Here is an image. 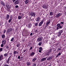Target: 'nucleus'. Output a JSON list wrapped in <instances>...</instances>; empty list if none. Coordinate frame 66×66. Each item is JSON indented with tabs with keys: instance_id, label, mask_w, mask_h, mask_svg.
<instances>
[{
	"instance_id": "obj_29",
	"label": "nucleus",
	"mask_w": 66,
	"mask_h": 66,
	"mask_svg": "<svg viewBox=\"0 0 66 66\" xmlns=\"http://www.w3.org/2000/svg\"><path fill=\"white\" fill-rule=\"evenodd\" d=\"M2 38L4 39L5 38V35L3 34L2 35Z\"/></svg>"
},
{
	"instance_id": "obj_35",
	"label": "nucleus",
	"mask_w": 66,
	"mask_h": 66,
	"mask_svg": "<svg viewBox=\"0 0 66 66\" xmlns=\"http://www.w3.org/2000/svg\"><path fill=\"white\" fill-rule=\"evenodd\" d=\"M42 44V42H39V43L38 44V45L39 46H40Z\"/></svg>"
},
{
	"instance_id": "obj_41",
	"label": "nucleus",
	"mask_w": 66,
	"mask_h": 66,
	"mask_svg": "<svg viewBox=\"0 0 66 66\" xmlns=\"http://www.w3.org/2000/svg\"><path fill=\"white\" fill-rule=\"evenodd\" d=\"M39 50H42V47H40L39 49Z\"/></svg>"
},
{
	"instance_id": "obj_26",
	"label": "nucleus",
	"mask_w": 66,
	"mask_h": 66,
	"mask_svg": "<svg viewBox=\"0 0 66 66\" xmlns=\"http://www.w3.org/2000/svg\"><path fill=\"white\" fill-rule=\"evenodd\" d=\"M1 4H2L3 5V6H5L4 3L3 2L1 1Z\"/></svg>"
},
{
	"instance_id": "obj_39",
	"label": "nucleus",
	"mask_w": 66,
	"mask_h": 66,
	"mask_svg": "<svg viewBox=\"0 0 66 66\" xmlns=\"http://www.w3.org/2000/svg\"><path fill=\"white\" fill-rule=\"evenodd\" d=\"M4 46V44H1V47H3Z\"/></svg>"
},
{
	"instance_id": "obj_48",
	"label": "nucleus",
	"mask_w": 66,
	"mask_h": 66,
	"mask_svg": "<svg viewBox=\"0 0 66 66\" xmlns=\"http://www.w3.org/2000/svg\"><path fill=\"white\" fill-rule=\"evenodd\" d=\"M22 14H23V13H19V15H20V16H21V15H22Z\"/></svg>"
},
{
	"instance_id": "obj_51",
	"label": "nucleus",
	"mask_w": 66,
	"mask_h": 66,
	"mask_svg": "<svg viewBox=\"0 0 66 66\" xmlns=\"http://www.w3.org/2000/svg\"><path fill=\"white\" fill-rule=\"evenodd\" d=\"M37 30H36L35 31V32L36 33H37Z\"/></svg>"
},
{
	"instance_id": "obj_4",
	"label": "nucleus",
	"mask_w": 66,
	"mask_h": 66,
	"mask_svg": "<svg viewBox=\"0 0 66 66\" xmlns=\"http://www.w3.org/2000/svg\"><path fill=\"white\" fill-rule=\"evenodd\" d=\"M43 39V38L42 37H40L37 39V41L38 42H40Z\"/></svg>"
},
{
	"instance_id": "obj_36",
	"label": "nucleus",
	"mask_w": 66,
	"mask_h": 66,
	"mask_svg": "<svg viewBox=\"0 0 66 66\" xmlns=\"http://www.w3.org/2000/svg\"><path fill=\"white\" fill-rule=\"evenodd\" d=\"M34 64L32 66H36V63H33Z\"/></svg>"
},
{
	"instance_id": "obj_37",
	"label": "nucleus",
	"mask_w": 66,
	"mask_h": 66,
	"mask_svg": "<svg viewBox=\"0 0 66 66\" xmlns=\"http://www.w3.org/2000/svg\"><path fill=\"white\" fill-rule=\"evenodd\" d=\"M38 23H36L35 24V26L37 27L38 26Z\"/></svg>"
},
{
	"instance_id": "obj_44",
	"label": "nucleus",
	"mask_w": 66,
	"mask_h": 66,
	"mask_svg": "<svg viewBox=\"0 0 66 66\" xmlns=\"http://www.w3.org/2000/svg\"><path fill=\"white\" fill-rule=\"evenodd\" d=\"M3 50V49L2 48H0V51L1 52Z\"/></svg>"
},
{
	"instance_id": "obj_30",
	"label": "nucleus",
	"mask_w": 66,
	"mask_h": 66,
	"mask_svg": "<svg viewBox=\"0 0 66 66\" xmlns=\"http://www.w3.org/2000/svg\"><path fill=\"white\" fill-rule=\"evenodd\" d=\"M28 2H29V0H26L25 2V3L26 4H27L28 3Z\"/></svg>"
},
{
	"instance_id": "obj_25",
	"label": "nucleus",
	"mask_w": 66,
	"mask_h": 66,
	"mask_svg": "<svg viewBox=\"0 0 66 66\" xmlns=\"http://www.w3.org/2000/svg\"><path fill=\"white\" fill-rule=\"evenodd\" d=\"M19 2V1L18 0H17L14 3V4H18Z\"/></svg>"
},
{
	"instance_id": "obj_17",
	"label": "nucleus",
	"mask_w": 66,
	"mask_h": 66,
	"mask_svg": "<svg viewBox=\"0 0 66 66\" xmlns=\"http://www.w3.org/2000/svg\"><path fill=\"white\" fill-rule=\"evenodd\" d=\"M40 20V19L39 17L36 18V22H38Z\"/></svg>"
},
{
	"instance_id": "obj_19",
	"label": "nucleus",
	"mask_w": 66,
	"mask_h": 66,
	"mask_svg": "<svg viewBox=\"0 0 66 66\" xmlns=\"http://www.w3.org/2000/svg\"><path fill=\"white\" fill-rule=\"evenodd\" d=\"M10 19H9L8 21V22L9 23H10V22H11V21L12 20V17H10Z\"/></svg>"
},
{
	"instance_id": "obj_46",
	"label": "nucleus",
	"mask_w": 66,
	"mask_h": 66,
	"mask_svg": "<svg viewBox=\"0 0 66 66\" xmlns=\"http://www.w3.org/2000/svg\"><path fill=\"white\" fill-rule=\"evenodd\" d=\"M48 26V25L46 24V26H45L44 29H45Z\"/></svg>"
},
{
	"instance_id": "obj_58",
	"label": "nucleus",
	"mask_w": 66,
	"mask_h": 66,
	"mask_svg": "<svg viewBox=\"0 0 66 66\" xmlns=\"http://www.w3.org/2000/svg\"><path fill=\"white\" fill-rule=\"evenodd\" d=\"M41 51L42 50H39V53H41Z\"/></svg>"
},
{
	"instance_id": "obj_18",
	"label": "nucleus",
	"mask_w": 66,
	"mask_h": 66,
	"mask_svg": "<svg viewBox=\"0 0 66 66\" xmlns=\"http://www.w3.org/2000/svg\"><path fill=\"white\" fill-rule=\"evenodd\" d=\"M6 42V40H3L2 42V44L4 45Z\"/></svg>"
},
{
	"instance_id": "obj_3",
	"label": "nucleus",
	"mask_w": 66,
	"mask_h": 66,
	"mask_svg": "<svg viewBox=\"0 0 66 66\" xmlns=\"http://www.w3.org/2000/svg\"><path fill=\"white\" fill-rule=\"evenodd\" d=\"M51 49L46 51L45 55L46 56H49L50 54V53L51 52Z\"/></svg>"
},
{
	"instance_id": "obj_50",
	"label": "nucleus",
	"mask_w": 66,
	"mask_h": 66,
	"mask_svg": "<svg viewBox=\"0 0 66 66\" xmlns=\"http://www.w3.org/2000/svg\"><path fill=\"white\" fill-rule=\"evenodd\" d=\"M23 16H24V14H22V15H21V17H22H22H23Z\"/></svg>"
},
{
	"instance_id": "obj_53",
	"label": "nucleus",
	"mask_w": 66,
	"mask_h": 66,
	"mask_svg": "<svg viewBox=\"0 0 66 66\" xmlns=\"http://www.w3.org/2000/svg\"><path fill=\"white\" fill-rule=\"evenodd\" d=\"M15 7L16 8H18V5H16L15 6Z\"/></svg>"
},
{
	"instance_id": "obj_28",
	"label": "nucleus",
	"mask_w": 66,
	"mask_h": 66,
	"mask_svg": "<svg viewBox=\"0 0 66 66\" xmlns=\"http://www.w3.org/2000/svg\"><path fill=\"white\" fill-rule=\"evenodd\" d=\"M6 6L7 7V9H9V4H7L6 5Z\"/></svg>"
},
{
	"instance_id": "obj_2",
	"label": "nucleus",
	"mask_w": 66,
	"mask_h": 66,
	"mask_svg": "<svg viewBox=\"0 0 66 66\" xmlns=\"http://www.w3.org/2000/svg\"><path fill=\"white\" fill-rule=\"evenodd\" d=\"M23 33L26 34V36H27L29 35L30 34V32L28 31V30L26 29H24L23 31Z\"/></svg>"
},
{
	"instance_id": "obj_24",
	"label": "nucleus",
	"mask_w": 66,
	"mask_h": 66,
	"mask_svg": "<svg viewBox=\"0 0 66 66\" xmlns=\"http://www.w3.org/2000/svg\"><path fill=\"white\" fill-rule=\"evenodd\" d=\"M54 13L53 12H51L50 13V16H52V15H53Z\"/></svg>"
},
{
	"instance_id": "obj_34",
	"label": "nucleus",
	"mask_w": 66,
	"mask_h": 66,
	"mask_svg": "<svg viewBox=\"0 0 66 66\" xmlns=\"http://www.w3.org/2000/svg\"><path fill=\"white\" fill-rule=\"evenodd\" d=\"M61 48L59 47L57 49V51H61Z\"/></svg>"
},
{
	"instance_id": "obj_40",
	"label": "nucleus",
	"mask_w": 66,
	"mask_h": 66,
	"mask_svg": "<svg viewBox=\"0 0 66 66\" xmlns=\"http://www.w3.org/2000/svg\"><path fill=\"white\" fill-rule=\"evenodd\" d=\"M20 45L19 44H17L16 45V47H19V46Z\"/></svg>"
},
{
	"instance_id": "obj_11",
	"label": "nucleus",
	"mask_w": 66,
	"mask_h": 66,
	"mask_svg": "<svg viewBox=\"0 0 66 66\" xmlns=\"http://www.w3.org/2000/svg\"><path fill=\"white\" fill-rule=\"evenodd\" d=\"M3 54L1 55L0 56V61L3 59Z\"/></svg>"
},
{
	"instance_id": "obj_20",
	"label": "nucleus",
	"mask_w": 66,
	"mask_h": 66,
	"mask_svg": "<svg viewBox=\"0 0 66 66\" xmlns=\"http://www.w3.org/2000/svg\"><path fill=\"white\" fill-rule=\"evenodd\" d=\"M27 66H29L30 65V62L29 61L27 62L26 63Z\"/></svg>"
},
{
	"instance_id": "obj_14",
	"label": "nucleus",
	"mask_w": 66,
	"mask_h": 66,
	"mask_svg": "<svg viewBox=\"0 0 66 66\" xmlns=\"http://www.w3.org/2000/svg\"><path fill=\"white\" fill-rule=\"evenodd\" d=\"M9 14H7L6 15V17L5 18L6 20H9Z\"/></svg>"
},
{
	"instance_id": "obj_16",
	"label": "nucleus",
	"mask_w": 66,
	"mask_h": 66,
	"mask_svg": "<svg viewBox=\"0 0 66 66\" xmlns=\"http://www.w3.org/2000/svg\"><path fill=\"white\" fill-rule=\"evenodd\" d=\"M35 54V53L34 52H32L30 54V56H34Z\"/></svg>"
},
{
	"instance_id": "obj_6",
	"label": "nucleus",
	"mask_w": 66,
	"mask_h": 66,
	"mask_svg": "<svg viewBox=\"0 0 66 66\" xmlns=\"http://www.w3.org/2000/svg\"><path fill=\"white\" fill-rule=\"evenodd\" d=\"M32 26V24L30 23H29L28 24H27L26 26L27 27V28H30Z\"/></svg>"
},
{
	"instance_id": "obj_60",
	"label": "nucleus",
	"mask_w": 66,
	"mask_h": 66,
	"mask_svg": "<svg viewBox=\"0 0 66 66\" xmlns=\"http://www.w3.org/2000/svg\"><path fill=\"white\" fill-rule=\"evenodd\" d=\"M16 0H13L12 1H13V2H15V1H16Z\"/></svg>"
},
{
	"instance_id": "obj_57",
	"label": "nucleus",
	"mask_w": 66,
	"mask_h": 66,
	"mask_svg": "<svg viewBox=\"0 0 66 66\" xmlns=\"http://www.w3.org/2000/svg\"><path fill=\"white\" fill-rule=\"evenodd\" d=\"M33 34L32 33H31L30 34V36H32V35Z\"/></svg>"
},
{
	"instance_id": "obj_21",
	"label": "nucleus",
	"mask_w": 66,
	"mask_h": 66,
	"mask_svg": "<svg viewBox=\"0 0 66 66\" xmlns=\"http://www.w3.org/2000/svg\"><path fill=\"white\" fill-rule=\"evenodd\" d=\"M37 59V58H34L32 60V62H34L35 61H36Z\"/></svg>"
},
{
	"instance_id": "obj_63",
	"label": "nucleus",
	"mask_w": 66,
	"mask_h": 66,
	"mask_svg": "<svg viewBox=\"0 0 66 66\" xmlns=\"http://www.w3.org/2000/svg\"><path fill=\"white\" fill-rule=\"evenodd\" d=\"M48 66H51V64H50V65H48Z\"/></svg>"
},
{
	"instance_id": "obj_42",
	"label": "nucleus",
	"mask_w": 66,
	"mask_h": 66,
	"mask_svg": "<svg viewBox=\"0 0 66 66\" xmlns=\"http://www.w3.org/2000/svg\"><path fill=\"white\" fill-rule=\"evenodd\" d=\"M32 48H33V47H32L31 46V47L29 49V50H30V51H31V50H32Z\"/></svg>"
},
{
	"instance_id": "obj_52",
	"label": "nucleus",
	"mask_w": 66,
	"mask_h": 66,
	"mask_svg": "<svg viewBox=\"0 0 66 66\" xmlns=\"http://www.w3.org/2000/svg\"><path fill=\"white\" fill-rule=\"evenodd\" d=\"M31 45L30 43H29L28 44V46H30Z\"/></svg>"
},
{
	"instance_id": "obj_45",
	"label": "nucleus",
	"mask_w": 66,
	"mask_h": 66,
	"mask_svg": "<svg viewBox=\"0 0 66 66\" xmlns=\"http://www.w3.org/2000/svg\"><path fill=\"white\" fill-rule=\"evenodd\" d=\"M58 55L59 56H60L61 55V53H58Z\"/></svg>"
},
{
	"instance_id": "obj_49",
	"label": "nucleus",
	"mask_w": 66,
	"mask_h": 66,
	"mask_svg": "<svg viewBox=\"0 0 66 66\" xmlns=\"http://www.w3.org/2000/svg\"><path fill=\"white\" fill-rule=\"evenodd\" d=\"M6 48H7V49H9V46H7L6 47Z\"/></svg>"
},
{
	"instance_id": "obj_38",
	"label": "nucleus",
	"mask_w": 66,
	"mask_h": 66,
	"mask_svg": "<svg viewBox=\"0 0 66 66\" xmlns=\"http://www.w3.org/2000/svg\"><path fill=\"white\" fill-rule=\"evenodd\" d=\"M14 38H12V39H11V42H12V41H13V40H14Z\"/></svg>"
},
{
	"instance_id": "obj_27",
	"label": "nucleus",
	"mask_w": 66,
	"mask_h": 66,
	"mask_svg": "<svg viewBox=\"0 0 66 66\" xmlns=\"http://www.w3.org/2000/svg\"><path fill=\"white\" fill-rule=\"evenodd\" d=\"M46 60V58H44L42 59L41 60V61H44L45 60Z\"/></svg>"
},
{
	"instance_id": "obj_15",
	"label": "nucleus",
	"mask_w": 66,
	"mask_h": 66,
	"mask_svg": "<svg viewBox=\"0 0 66 66\" xmlns=\"http://www.w3.org/2000/svg\"><path fill=\"white\" fill-rule=\"evenodd\" d=\"M51 22V20H50V19H49L47 21V22L46 23V24L48 25L50 24Z\"/></svg>"
},
{
	"instance_id": "obj_47",
	"label": "nucleus",
	"mask_w": 66,
	"mask_h": 66,
	"mask_svg": "<svg viewBox=\"0 0 66 66\" xmlns=\"http://www.w3.org/2000/svg\"><path fill=\"white\" fill-rule=\"evenodd\" d=\"M9 54L11 55V56H12V54L11 53H10Z\"/></svg>"
},
{
	"instance_id": "obj_62",
	"label": "nucleus",
	"mask_w": 66,
	"mask_h": 66,
	"mask_svg": "<svg viewBox=\"0 0 66 66\" xmlns=\"http://www.w3.org/2000/svg\"><path fill=\"white\" fill-rule=\"evenodd\" d=\"M10 10V9H7V10H8V11H9Z\"/></svg>"
},
{
	"instance_id": "obj_5",
	"label": "nucleus",
	"mask_w": 66,
	"mask_h": 66,
	"mask_svg": "<svg viewBox=\"0 0 66 66\" xmlns=\"http://www.w3.org/2000/svg\"><path fill=\"white\" fill-rule=\"evenodd\" d=\"M44 21V20L43 19L40 22L39 24V27H40L42 26V25Z\"/></svg>"
},
{
	"instance_id": "obj_61",
	"label": "nucleus",
	"mask_w": 66,
	"mask_h": 66,
	"mask_svg": "<svg viewBox=\"0 0 66 66\" xmlns=\"http://www.w3.org/2000/svg\"><path fill=\"white\" fill-rule=\"evenodd\" d=\"M1 62H2L1 64H2V63L3 62V61H1Z\"/></svg>"
},
{
	"instance_id": "obj_7",
	"label": "nucleus",
	"mask_w": 66,
	"mask_h": 66,
	"mask_svg": "<svg viewBox=\"0 0 66 66\" xmlns=\"http://www.w3.org/2000/svg\"><path fill=\"white\" fill-rule=\"evenodd\" d=\"M13 30V29L12 28H9L8 29L7 31V32L8 33L10 32L11 31Z\"/></svg>"
},
{
	"instance_id": "obj_31",
	"label": "nucleus",
	"mask_w": 66,
	"mask_h": 66,
	"mask_svg": "<svg viewBox=\"0 0 66 66\" xmlns=\"http://www.w3.org/2000/svg\"><path fill=\"white\" fill-rule=\"evenodd\" d=\"M7 55H8L7 54V53H6L4 55V56L5 57H7Z\"/></svg>"
},
{
	"instance_id": "obj_8",
	"label": "nucleus",
	"mask_w": 66,
	"mask_h": 66,
	"mask_svg": "<svg viewBox=\"0 0 66 66\" xmlns=\"http://www.w3.org/2000/svg\"><path fill=\"white\" fill-rule=\"evenodd\" d=\"M21 58V57L20 56H19L17 58V59H20V60H19V61H21L23 60V56H22L21 57V58Z\"/></svg>"
},
{
	"instance_id": "obj_12",
	"label": "nucleus",
	"mask_w": 66,
	"mask_h": 66,
	"mask_svg": "<svg viewBox=\"0 0 66 66\" xmlns=\"http://www.w3.org/2000/svg\"><path fill=\"white\" fill-rule=\"evenodd\" d=\"M61 15V13H59L56 15V18H58V17H59Z\"/></svg>"
},
{
	"instance_id": "obj_64",
	"label": "nucleus",
	"mask_w": 66,
	"mask_h": 66,
	"mask_svg": "<svg viewBox=\"0 0 66 66\" xmlns=\"http://www.w3.org/2000/svg\"><path fill=\"white\" fill-rule=\"evenodd\" d=\"M65 15H66V12H65Z\"/></svg>"
},
{
	"instance_id": "obj_1",
	"label": "nucleus",
	"mask_w": 66,
	"mask_h": 66,
	"mask_svg": "<svg viewBox=\"0 0 66 66\" xmlns=\"http://www.w3.org/2000/svg\"><path fill=\"white\" fill-rule=\"evenodd\" d=\"M64 22H61V23H58L57 25V27L56 28L57 29L56 30H58L60 29H62V28L63 27L62 25H63V24H64Z\"/></svg>"
},
{
	"instance_id": "obj_22",
	"label": "nucleus",
	"mask_w": 66,
	"mask_h": 66,
	"mask_svg": "<svg viewBox=\"0 0 66 66\" xmlns=\"http://www.w3.org/2000/svg\"><path fill=\"white\" fill-rule=\"evenodd\" d=\"M57 35L58 37H59L60 36H61V34L60 32H59L57 34Z\"/></svg>"
},
{
	"instance_id": "obj_32",
	"label": "nucleus",
	"mask_w": 66,
	"mask_h": 66,
	"mask_svg": "<svg viewBox=\"0 0 66 66\" xmlns=\"http://www.w3.org/2000/svg\"><path fill=\"white\" fill-rule=\"evenodd\" d=\"M22 17L20 16H19L18 18L19 20H20L21 19Z\"/></svg>"
},
{
	"instance_id": "obj_59",
	"label": "nucleus",
	"mask_w": 66,
	"mask_h": 66,
	"mask_svg": "<svg viewBox=\"0 0 66 66\" xmlns=\"http://www.w3.org/2000/svg\"><path fill=\"white\" fill-rule=\"evenodd\" d=\"M16 51V53L17 54H18V51Z\"/></svg>"
},
{
	"instance_id": "obj_56",
	"label": "nucleus",
	"mask_w": 66,
	"mask_h": 66,
	"mask_svg": "<svg viewBox=\"0 0 66 66\" xmlns=\"http://www.w3.org/2000/svg\"><path fill=\"white\" fill-rule=\"evenodd\" d=\"M4 66H9V65L7 64H6L4 65Z\"/></svg>"
},
{
	"instance_id": "obj_13",
	"label": "nucleus",
	"mask_w": 66,
	"mask_h": 66,
	"mask_svg": "<svg viewBox=\"0 0 66 66\" xmlns=\"http://www.w3.org/2000/svg\"><path fill=\"white\" fill-rule=\"evenodd\" d=\"M30 16H32L35 17L36 15V14L35 13L32 12L30 13Z\"/></svg>"
},
{
	"instance_id": "obj_43",
	"label": "nucleus",
	"mask_w": 66,
	"mask_h": 66,
	"mask_svg": "<svg viewBox=\"0 0 66 66\" xmlns=\"http://www.w3.org/2000/svg\"><path fill=\"white\" fill-rule=\"evenodd\" d=\"M14 52H13V54H15L16 53V51H14Z\"/></svg>"
},
{
	"instance_id": "obj_9",
	"label": "nucleus",
	"mask_w": 66,
	"mask_h": 66,
	"mask_svg": "<svg viewBox=\"0 0 66 66\" xmlns=\"http://www.w3.org/2000/svg\"><path fill=\"white\" fill-rule=\"evenodd\" d=\"M52 59V56H49V57L47 58V60L48 61H50Z\"/></svg>"
},
{
	"instance_id": "obj_10",
	"label": "nucleus",
	"mask_w": 66,
	"mask_h": 66,
	"mask_svg": "<svg viewBox=\"0 0 66 66\" xmlns=\"http://www.w3.org/2000/svg\"><path fill=\"white\" fill-rule=\"evenodd\" d=\"M11 57V56H10L9 58L7 59L6 60V62L7 64H9L10 62V58Z\"/></svg>"
},
{
	"instance_id": "obj_55",
	"label": "nucleus",
	"mask_w": 66,
	"mask_h": 66,
	"mask_svg": "<svg viewBox=\"0 0 66 66\" xmlns=\"http://www.w3.org/2000/svg\"><path fill=\"white\" fill-rule=\"evenodd\" d=\"M6 30H5L4 31V33H5L6 32Z\"/></svg>"
},
{
	"instance_id": "obj_33",
	"label": "nucleus",
	"mask_w": 66,
	"mask_h": 66,
	"mask_svg": "<svg viewBox=\"0 0 66 66\" xmlns=\"http://www.w3.org/2000/svg\"><path fill=\"white\" fill-rule=\"evenodd\" d=\"M59 32L61 34L63 32V30H60L59 31Z\"/></svg>"
},
{
	"instance_id": "obj_23",
	"label": "nucleus",
	"mask_w": 66,
	"mask_h": 66,
	"mask_svg": "<svg viewBox=\"0 0 66 66\" xmlns=\"http://www.w3.org/2000/svg\"><path fill=\"white\" fill-rule=\"evenodd\" d=\"M42 7H43V8H44V9H47L48 6H46V5H44L43 6H42Z\"/></svg>"
},
{
	"instance_id": "obj_54",
	"label": "nucleus",
	"mask_w": 66,
	"mask_h": 66,
	"mask_svg": "<svg viewBox=\"0 0 66 66\" xmlns=\"http://www.w3.org/2000/svg\"><path fill=\"white\" fill-rule=\"evenodd\" d=\"M59 55L58 54L56 56V57H59Z\"/></svg>"
}]
</instances>
